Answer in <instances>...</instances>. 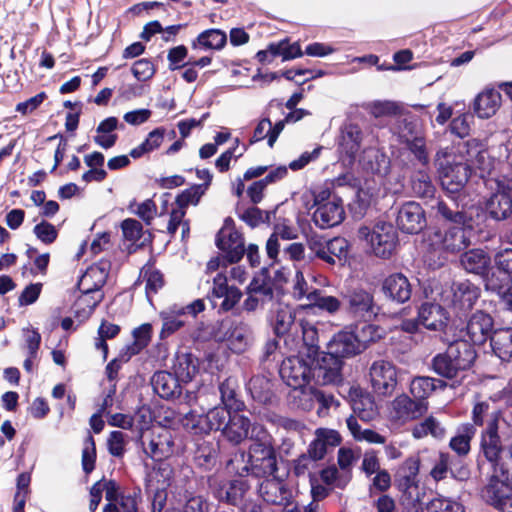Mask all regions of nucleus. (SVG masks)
Masks as SVG:
<instances>
[{"mask_svg": "<svg viewBox=\"0 0 512 512\" xmlns=\"http://www.w3.org/2000/svg\"><path fill=\"white\" fill-rule=\"evenodd\" d=\"M436 207L443 218L456 226L433 232L429 237L432 248L448 253H456L466 248L470 244V238L465 228L468 220L466 214L459 210H452L442 201H439Z\"/></svg>", "mask_w": 512, "mask_h": 512, "instance_id": "1", "label": "nucleus"}, {"mask_svg": "<svg viewBox=\"0 0 512 512\" xmlns=\"http://www.w3.org/2000/svg\"><path fill=\"white\" fill-rule=\"evenodd\" d=\"M435 165L441 185L449 193L459 192L471 175L470 164L459 156L457 145L439 149L435 155Z\"/></svg>", "mask_w": 512, "mask_h": 512, "instance_id": "2", "label": "nucleus"}, {"mask_svg": "<svg viewBox=\"0 0 512 512\" xmlns=\"http://www.w3.org/2000/svg\"><path fill=\"white\" fill-rule=\"evenodd\" d=\"M475 358L473 346L466 340H457L432 359V369L439 376L452 379L460 371L470 368Z\"/></svg>", "mask_w": 512, "mask_h": 512, "instance_id": "3", "label": "nucleus"}, {"mask_svg": "<svg viewBox=\"0 0 512 512\" xmlns=\"http://www.w3.org/2000/svg\"><path fill=\"white\" fill-rule=\"evenodd\" d=\"M250 466L244 465L237 469L240 476L250 472L256 477H273L277 471L276 454L268 441V437L254 442L249 449Z\"/></svg>", "mask_w": 512, "mask_h": 512, "instance_id": "4", "label": "nucleus"}, {"mask_svg": "<svg viewBox=\"0 0 512 512\" xmlns=\"http://www.w3.org/2000/svg\"><path fill=\"white\" fill-rule=\"evenodd\" d=\"M312 220L320 229H327L339 225L345 219V210L342 199L328 189L321 190L314 195Z\"/></svg>", "mask_w": 512, "mask_h": 512, "instance_id": "5", "label": "nucleus"}, {"mask_svg": "<svg viewBox=\"0 0 512 512\" xmlns=\"http://www.w3.org/2000/svg\"><path fill=\"white\" fill-rule=\"evenodd\" d=\"M359 237L369 243L372 252L381 258H389L395 251L398 236L391 223L377 222L372 228L362 226L358 230Z\"/></svg>", "mask_w": 512, "mask_h": 512, "instance_id": "6", "label": "nucleus"}, {"mask_svg": "<svg viewBox=\"0 0 512 512\" xmlns=\"http://www.w3.org/2000/svg\"><path fill=\"white\" fill-rule=\"evenodd\" d=\"M216 341L225 342L234 353L245 352L253 341V333L249 324L234 320H222L214 332Z\"/></svg>", "mask_w": 512, "mask_h": 512, "instance_id": "7", "label": "nucleus"}, {"mask_svg": "<svg viewBox=\"0 0 512 512\" xmlns=\"http://www.w3.org/2000/svg\"><path fill=\"white\" fill-rule=\"evenodd\" d=\"M222 435L234 445H238L246 439L254 442L268 437L264 427L260 424H252L250 419L239 413H233L228 420Z\"/></svg>", "mask_w": 512, "mask_h": 512, "instance_id": "8", "label": "nucleus"}, {"mask_svg": "<svg viewBox=\"0 0 512 512\" xmlns=\"http://www.w3.org/2000/svg\"><path fill=\"white\" fill-rule=\"evenodd\" d=\"M457 152L470 164V171L472 169L479 170L481 177L490 176L498 164L477 139L459 143Z\"/></svg>", "mask_w": 512, "mask_h": 512, "instance_id": "9", "label": "nucleus"}, {"mask_svg": "<svg viewBox=\"0 0 512 512\" xmlns=\"http://www.w3.org/2000/svg\"><path fill=\"white\" fill-rule=\"evenodd\" d=\"M428 410V402L415 400L405 393L396 396L389 406L390 420L397 424H405L420 418Z\"/></svg>", "mask_w": 512, "mask_h": 512, "instance_id": "10", "label": "nucleus"}, {"mask_svg": "<svg viewBox=\"0 0 512 512\" xmlns=\"http://www.w3.org/2000/svg\"><path fill=\"white\" fill-rule=\"evenodd\" d=\"M496 184L494 193L486 203V212L494 220L507 219L512 214V179L491 178Z\"/></svg>", "mask_w": 512, "mask_h": 512, "instance_id": "11", "label": "nucleus"}, {"mask_svg": "<svg viewBox=\"0 0 512 512\" xmlns=\"http://www.w3.org/2000/svg\"><path fill=\"white\" fill-rule=\"evenodd\" d=\"M369 376L374 392L381 396L391 395L398 383L397 367L386 360L374 361L370 366Z\"/></svg>", "mask_w": 512, "mask_h": 512, "instance_id": "12", "label": "nucleus"}, {"mask_svg": "<svg viewBox=\"0 0 512 512\" xmlns=\"http://www.w3.org/2000/svg\"><path fill=\"white\" fill-rule=\"evenodd\" d=\"M312 377L321 385L338 384L342 381V360L328 352H321L311 358Z\"/></svg>", "mask_w": 512, "mask_h": 512, "instance_id": "13", "label": "nucleus"}, {"mask_svg": "<svg viewBox=\"0 0 512 512\" xmlns=\"http://www.w3.org/2000/svg\"><path fill=\"white\" fill-rule=\"evenodd\" d=\"M279 373L288 386L300 388L312 377L311 358L307 361L300 356L288 357L283 360Z\"/></svg>", "mask_w": 512, "mask_h": 512, "instance_id": "14", "label": "nucleus"}, {"mask_svg": "<svg viewBox=\"0 0 512 512\" xmlns=\"http://www.w3.org/2000/svg\"><path fill=\"white\" fill-rule=\"evenodd\" d=\"M378 310L372 293L363 288L353 289L347 296V311L354 319L371 322Z\"/></svg>", "mask_w": 512, "mask_h": 512, "instance_id": "15", "label": "nucleus"}, {"mask_svg": "<svg viewBox=\"0 0 512 512\" xmlns=\"http://www.w3.org/2000/svg\"><path fill=\"white\" fill-rule=\"evenodd\" d=\"M486 290L495 293L499 297L500 309L512 314V277L508 273L498 269L485 277Z\"/></svg>", "mask_w": 512, "mask_h": 512, "instance_id": "16", "label": "nucleus"}, {"mask_svg": "<svg viewBox=\"0 0 512 512\" xmlns=\"http://www.w3.org/2000/svg\"><path fill=\"white\" fill-rule=\"evenodd\" d=\"M213 495L219 500L237 506L242 503L246 493L250 489L247 480L235 479L232 481L210 480Z\"/></svg>", "mask_w": 512, "mask_h": 512, "instance_id": "17", "label": "nucleus"}, {"mask_svg": "<svg viewBox=\"0 0 512 512\" xmlns=\"http://www.w3.org/2000/svg\"><path fill=\"white\" fill-rule=\"evenodd\" d=\"M217 247L225 253L229 263L240 261L245 253L244 239L232 226H224L217 234Z\"/></svg>", "mask_w": 512, "mask_h": 512, "instance_id": "18", "label": "nucleus"}, {"mask_svg": "<svg viewBox=\"0 0 512 512\" xmlns=\"http://www.w3.org/2000/svg\"><path fill=\"white\" fill-rule=\"evenodd\" d=\"M396 224L405 233L417 234L426 226L424 210L414 201L406 202L398 210Z\"/></svg>", "mask_w": 512, "mask_h": 512, "instance_id": "19", "label": "nucleus"}, {"mask_svg": "<svg viewBox=\"0 0 512 512\" xmlns=\"http://www.w3.org/2000/svg\"><path fill=\"white\" fill-rule=\"evenodd\" d=\"M510 482H512V479H506L501 471L493 469L488 484L482 489L481 496L483 500L496 508L508 498H512Z\"/></svg>", "mask_w": 512, "mask_h": 512, "instance_id": "20", "label": "nucleus"}, {"mask_svg": "<svg viewBox=\"0 0 512 512\" xmlns=\"http://www.w3.org/2000/svg\"><path fill=\"white\" fill-rule=\"evenodd\" d=\"M246 295L242 308L246 312H253L273 300L274 290L269 281L253 278L246 289Z\"/></svg>", "mask_w": 512, "mask_h": 512, "instance_id": "21", "label": "nucleus"}, {"mask_svg": "<svg viewBox=\"0 0 512 512\" xmlns=\"http://www.w3.org/2000/svg\"><path fill=\"white\" fill-rule=\"evenodd\" d=\"M418 321L428 330L442 331L448 324L449 314L438 303L424 302L418 308Z\"/></svg>", "mask_w": 512, "mask_h": 512, "instance_id": "22", "label": "nucleus"}, {"mask_svg": "<svg viewBox=\"0 0 512 512\" xmlns=\"http://www.w3.org/2000/svg\"><path fill=\"white\" fill-rule=\"evenodd\" d=\"M481 449L485 458L493 465V469H495L498 463L502 462L505 449L500 442L496 420L490 421L486 430L483 432Z\"/></svg>", "mask_w": 512, "mask_h": 512, "instance_id": "23", "label": "nucleus"}, {"mask_svg": "<svg viewBox=\"0 0 512 512\" xmlns=\"http://www.w3.org/2000/svg\"><path fill=\"white\" fill-rule=\"evenodd\" d=\"M110 269L108 261L101 260L90 266L78 281V288L81 292H101Z\"/></svg>", "mask_w": 512, "mask_h": 512, "instance_id": "24", "label": "nucleus"}, {"mask_svg": "<svg viewBox=\"0 0 512 512\" xmlns=\"http://www.w3.org/2000/svg\"><path fill=\"white\" fill-rule=\"evenodd\" d=\"M341 442L340 434L333 429L318 428L315 431V438L309 445V457L314 460H321L328 450L338 446Z\"/></svg>", "mask_w": 512, "mask_h": 512, "instance_id": "25", "label": "nucleus"}, {"mask_svg": "<svg viewBox=\"0 0 512 512\" xmlns=\"http://www.w3.org/2000/svg\"><path fill=\"white\" fill-rule=\"evenodd\" d=\"M327 352L342 360L361 353V350L351 331H341L333 336L327 344Z\"/></svg>", "mask_w": 512, "mask_h": 512, "instance_id": "26", "label": "nucleus"}, {"mask_svg": "<svg viewBox=\"0 0 512 512\" xmlns=\"http://www.w3.org/2000/svg\"><path fill=\"white\" fill-rule=\"evenodd\" d=\"M493 319L482 311L475 312L468 320L466 331L471 342L480 345L491 339Z\"/></svg>", "mask_w": 512, "mask_h": 512, "instance_id": "27", "label": "nucleus"}, {"mask_svg": "<svg viewBox=\"0 0 512 512\" xmlns=\"http://www.w3.org/2000/svg\"><path fill=\"white\" fill-rule=\"evenodd\" d=\"M382 291L393 301L405 303L411 297L412 287L405 275L394 273L384 279Z\"/></svg>", "mask_w": 512, "mask_h": 512, "instance_id": "28", "label": "nucleus"}, {"mask_svg": "<svg viewBox=\"0 0 512 512\" xmlns=\"http://www.w3.org/2000/svg\"><path fill=\"white\" fill-rule=\"evenodd\" d=\"M270 324L278 336L287 334L295 324V310L289 304L278 301L270 311Z\"/></svg>", "mask_w": 512, "mask_h": 512, "instance_id": "29", "label": "nucleus"}, {"mask_svg": "<svg viewBox=\"0 0 512 512\" xmlns=\"http://www.w3.org/2000/svg\"><path fill=\"white\" fill-rule=\"evenodd\" d=\"M259 494L267 503L285 505L289 502L291 493L285 484L276 476L266 478L259 486Z\"/></svg>", "mask_w": 512, "mask_h": 512, "instance_id": "30", "label": "nucleus"}, {"mask_svg": "<svg viewBox=\"0 0 512 512\" xmlns=\"http://www.w3.org/2000/svg\"><path fill=\"white\" fill-rule=\"evenodd\" d=\"M180 380L175 374L167 371L156 372L151 380L155 393L163 399H173L181 394Z\"/></svg>", "mask_w": 512, "mask_h": 512, "instance_id": "31", "label": "nucleus"}, {"mask_svg": "<svg viewBox=\"0 0 512 512\" xmlns=\"http://www.w3.org/2000/svg\"><path fill=\"white\" fill-rule=\"evenodd\" d=\"M501 106V94L493 88H487L477 95L474 112L481 119H488L496 114Z\"/></svg>", "mask_w": 512, "mask_h": 512, "instance_id": "32", "label": "nucleus"}, {"mask_svg": "<svg viewBox=\"0 0 512 512\" xmlns=\"http://www.w3.org/2000/svg\"><path fill=\"white\" fill-rule=\"evenodd\" d=\"M491 258L483 249H471L460 257V264L465 271L483 276L490 266Z\"/></svg>", "mask_w": 512, "mask_h": 512, "instance_id": "33", "label": "nucleus"}, {"mask_svg": "<svg viewBox=\"0 0 512 512\" xmlns=\"http://www.w3.org/2000/svg\"><path fill=\"white\" fill-rule=\"evenodd\" d=\"M452 303L463 310L470 309L479 298V289L469 281L456 282L451 287Z\"/></svg>", "mask_w": 512, "mask_h": 512, "instance_id": "34", "label": "nucleus"}, {"mask_svg": "<svg viewBox=\"0 0 512 512\" xmlns=\"http://www.w3.org/2000/svg\"><path fill=\"white\" fill-rule=\"evenodd\" d=\"M174 442L169 431L153 436L147 446L145 452L154 460H162L173 454Z\"/></svg>", "mask_w": 512, "mask_h": 512, "instance_id": "35", "label": "nucleus"}, {"mask_svg": "<svg viewBox=\"0 0 512 512\" xmlns=\"http://www.w3.org/2000/svg\"><path fill=\"white\" fill-rule=\"evenodd\" d=\"M362 142V131L355 124H346L341 130L339 149L349 158H354L360 149Z\"/></svg>", "mask_w": 512, "mask_h": 512, "instance_id": "36", "label": "nucleus"}, {"mask_svg": "<svg viewBox=\"0 0 512 512\" xmlns=\"http://www.w3.org/2000/svg\"><path fill=\"white\" fill-rule=\"evenodd\" d=\"M491 347L494 354L504 362L512 360V327L494 331L491 336Z\"/></svg>", "mask_w": 512, "mask_h": 512, "instance_id": "37", "label": "nucleus"}, {"mask_svg": "<svg viewBox=\"0 0 512 512\" xmlns=\"http://www.w3.org/2000/svg\"><path fill=\"white\" fill-rule=\"evenodd\" d=\"M199 373V361L192 354H180L174 364V374L184 383L192 381Z\"/></svg>", "mask_w": 512, "mask_h": 512, "instance_id": "38", "label": "nucleus"}, {"mask_svg": "<svg viewBox=\"0 0 512 512\" xmlns=\"http://www.w3.org/2000/svg\"><path fill=\"white\" fill-rule=\"evenodd\" d=\"M118 127V119L116 117H108L98 125L96 129L97 135L94 142L103 149L113 147L117 141V134L114 131Z\"/></svg>", "mask_w": 512, "mask_h": 512, "instance_id": "39", "label": "nucleus"}, {"mask_svg": "<svg viewBox=\"0 0 512 512\" xmlns=\"http://www.w3.org/2000/svg\"><path fill=\"white\" fill-rule=\"evenodd\" d=\"M437 384L441 387L446 386V384L441 380L428 376H417L412 379L409 391L415 400L427 401V398L437 388Z\"/></svg>", "mask_w": 512, "mask_h": 512, "instance_id": "40", "label": "nucleus"}, {"mask_svg": "<svg viewBox=\"0 0 512 512\" xmlns=\"http://www.w3.org/2000/svg\"><path fill=\"white\" fill-rule=\"evenodd\" d=\"M475 428L471 424L463 425L458 433L451 438L449 447L460 457L466 456L470 451V442L475 435Z\"/></svg>", "mask_w": 512, "mask_h": 512, "instance_id": "41", "label": "nucleus"}, {"mask_svg": "<svg viewBox=\"0 0 512 512\" xmlns=\"http://www.w3.org/2000/svg\"><path fill=\"white\" fill-rule=\"evenodd\" d=\"M347 427L356 441H365L369 444H385V437L371 429H362L354 416L346 419Z\"/></svg>", "mask_w": 512, "mask_h": 512, "instance_id": "42", "label": "nucleus"}, {"mask_svg": "<svg viewBox=\"0 0 512 512\" xmlns=\"http://www.w3.org/2000/svg\"><path fill=\"white\" fill-rule=\"evenodd\" d=\"M102 299L101 292H82L74 304V313L81 321L87 319Z\"/></svg>", "mask_w": 512, "mask_h": 512, "instance_id": "43", "label": "nucleus"}, {"mask_svg": "<svg viewBox=\"0 0 512 512\" xmlns=\"http://www.w3.org/2000/svg\"><path fill=\"white\" fill-rule=\"evenodd\" d=\"M412 435L416 439H421L428 435L440 439L445 435V428L438 419L434 416H429L413 427Z\"/></svg>", "mask_w": 512, "mask_h": 512, "instance_id": "44", "label": "nucleus"}, {"mask_svg": "<svg viewBox=\"0 0 512 512\" xmlns=\"http://www.w3.org/2000/svg\"><path fill=\"white\" fill-rule=\"evenodd\" d=\"M308 302L310 306L317 307L329 314L337 313L342 306V302L337 297L324 295L318 289H314L312 293H309Z\"/></svg>", "mask_w": 512, "mask_h": 512, "instance_id": "45", "label": "nucleus"}, {"mask_svg": "<svg viewBox=\"0 0 512 512\" xmlns=\"http://www.w3.org/2000/svg\"><path fill=\"white\" fill-rule=\"evenodd\" d=\"M354 417L365 422L373 420L377 415V409L373 398L369 394L360 395L352 402Z\"/></svg>", "mask_w": 512, "mask_h": 512, "instance_id": "46", "label": "nucleus"}, {"mask_svg": "<svg viewBox=\"0 0 512 512\" xmlns=\"http://www.w3.org/2000/svg\"><path fill=\"white\" fill-rule=\"evenodd\" d=\"M164 135V128L160 127L154 129L140 145L130 151V156L132 158H140L144 154L150 153L159 148L164 140Z\"/></svg>", "mask_w": 512, "mask_h": 512, "instance_id": "47", "label": "nucleus"}, {"mask_svg": "<svg viewBox=\"0 0 512 512\" xmlns=\"http://www.w3.org/2000/svg\"><path fill=\"white\" fill-rule=\"evenodd\" d=\"M178 306H173L169 310L162 311L160 318L162 320V329L160 338L165 339L183 327L184 322L179 318L183 314H178Z\"/></svg>", "mask_w": 512, "mask_h": 512, "instance_id": "48", "label": "nucleus"}, {"mask_svg": "<svg viewBox=\"0 0 512 512\" xmlns=\"http://www.w3.org/2000/svg\"><path fill=\"white\" fill-rule=\"evenodd\" d=\"M419 465V459L416 457H410L402 463L396 475L398 487H402L410 483L419 482Z\"/></svg>", "mask_w": 512, "mask_h": 512, "instance_id": "49", "label": "nucleus"}, {"mask_svg": "<svg viewBox=\"0 0 512 512\" xmlns=\"http://www.w3.org/2000/svg\"><path fill=\"white\" fill-rule=\"evenodd\" d=\"M229 410L230 409L225 406H216L206 413L207 422L204 424L208 433L213 430L221 431V433H223V429H225V426L232 415Z\"/></svg>", "mask_w": 512, "mask_h": 512, "instance_id": "50", "label": "nucleus"}, {"mask_svg": "<svg viewBox=\"0 0 512 512\" xmlns=\"http://www.w3.org/2000/svg\"><path fill=\"white\" fill-rule=\"evenodd\" d=\"M356 325L354 330L351 331L355 335L357 344L361 352L367 347L370 342H373L381 337L380 329L371 324L370 322H364Z\"/></svg>", "mask_w": 512, "mask_h": 512, "instance_id": "51", "label": "nucleus"}, {"mask_svg": "<svg viewBox=\"0 0 512 512\" xmlns=\"http://www.w3.org/2000/svg\"><path fill=\"white\" fill-rule=\"evenodd\" d=\"M303 342L307 348L308 358L319 354V336L316 327L308 321L300 322Z\"/></svg>", "mask_w": 512, "mask_h": 512, "instance_id": "52", "label": "nucleus"}, {"mask_svg": "<svg viewBox=\"0 0 512 512\" xmlns=\"http://www.w3.org/2000/svg\"><path fill=\"white\" fill-rule=\"evenodd\" d=\"M411 187L413 192L419 197H432L435 192V187L429 174L423 170H419L413 176Z\"/></svg>", "mask_w": 512, "mask_h": 512, "instance_id": "53", "label": "nucleus"}, {"mask_svg": "<svg viewBox=\"0 0 512 512\" xmlns=\"http://www.w3.org/2000/svg\"><path fill=\"white\" fill-rule=\"evenodd\" d=\"M152 335V325L144 323L133 330L134 342L128 347L129 356L139 353L150 342Z\"/></svg>", "mask_w": 512, "mask_h": 512, "instance_id": "54", "label": "nucleus"}, {"mask_svg": "<svg viewBox=\"0 0 512 512\" xmlns=\"http://www.w3.org/2000/svg\"><path fill=\"white\" fill-rule=\"evenodd\" d=\"M427 512H465V508L453 498L438 496L428 503Z\"/></svg>", "mask_w": 512, "mask_h": 512, "instance_id": "55", "label": "nucleus"}, {"mask_svg": "<svg viewBox=\"0 0 512 512\" xmlns=\"http://www.w3.org/2000/svg\"><path fill=\"white\" fill-rule=\"evenodd\" d=\"M226 41V34L219 29L206 30L197 38L198 44L208 49H221L226 44Z\"/></svg>", "mask_w": 512, "mask_h": 512, "instance_id": "56", "label": "nucleus"}, {"mask_svg": "<svg viewBox=\"0 0 512 512\" xmlns=\"http://www.w3.org/2000/svg\"><path fill=\"white\" fill-rule=\"evenodd\" d=\"M320 477L327 486L340 489H343L350 480L347 472H339L335 466L323 469Z\"/></svg>", "mask_w": 512, "mask_h": 512, "instance_id": "57", "label": "nucleus"}, {"mask_svg": "<svg viewBox=\"0 0 512 512\" xmlns=\"http://www.w3.org/2000/svg\"><path fill=\"white\" fill-rule=\"evenodd\" d=\"M141 276L143 281L146 283L145 288L148 298H150V294L157 293L158 290L163 286L164 282L162 274L150 265H146L142 268Z\"/></svg>", "mask_w": 512, "mask_h": 512, "instance_id": "58", "label": "nucleus"}, {"mask_svg": "<svg viewBox=\"0 0 512 512\" xmlns=\"http://www.w3.org/2000/svg\"><path fill=\"white\" fill-rule=\"evenodd\" d=\"M236 381L228 378L219 386L221 401L228 409L239 410L241 403L236 399Z\"/></svg>", "mask_w": 512, "mask_h": 512, "instance_id": "59", "label": "nucleus"}, {"mask_svg": "<svg viewBox=\"0 0 512 512\" xmlns=\"http://www.w3.org/2000/svg\"><path fill=\"white\" fill-rule=\"evenodd\" d=\"M316 392V389L305 384L300 388H293L291 397L294 399L298 407L303 410H310L314 405Z\"/></svg>", "mask_w": 512, "mask_h": 512, "instance_id": "60", "label": "nucleus"}, {"mask_svg": "<svg viewBox=\"0 0 512 512\" xmlns=\"http://www.w3.org/2000/svg\"><path fill=\"white\" fill-rule=\"evenodd\" d=\"M307 245L310 251L315 255L316 258L334 265L335 260L331 258V254L328 252L326 246V239L319 235H312L307 239Z\"/></svg>", "mask_w": 512, "mask_h": 512, "instance_id": "61", "label": "nucleus"}, {"mask_svg": "<svg viewBox=\"0 0 512 512\" xmlns=\"http://www.w3.org/2000/svg\"><path fill=\"white\" fill-rule=\"evenodd\" d=\"M120 331V327L116 324H112L109 322H102L98 329L99 337L95 341V348L98 350H102L104 358H106L108 353V346L106 344V340L114 338L118 335Z\"/></svg>", "mask_w": 512, "mask_h": 512, "instance_id": "62", "label": "nucleus"}, {"mask_svg": "<svg viewBox=\"0 0 512 512\" xmlns=\"http://www.w3.org/2000/svg\"><path fill=\"white\" fill-rule=\"evenodd\" d=\"M204 193L205 188L202 185H194L177 196L176 205L186 210L189 205H197Z\"/></svg>", "mask_w": 512, "mask_h": 512, "instance_id": "63", "label": "nucleus"}, {"mask_svg": "<svg viewBox=\"0 0 512 512\" xmlns=\"http://www.w3.org/2000/svg\"><path fill=\"white\" fill-rule=\"evenodd\" d=\"M131 211L141 218L146 224H150L157 214V206L152 199H147L142 203L135 201L130 204Z\"/></svg>", "mask_w": 512, "mask_h": 512, "instance_id": "64", "label": "nucleus"}]
</instances>
